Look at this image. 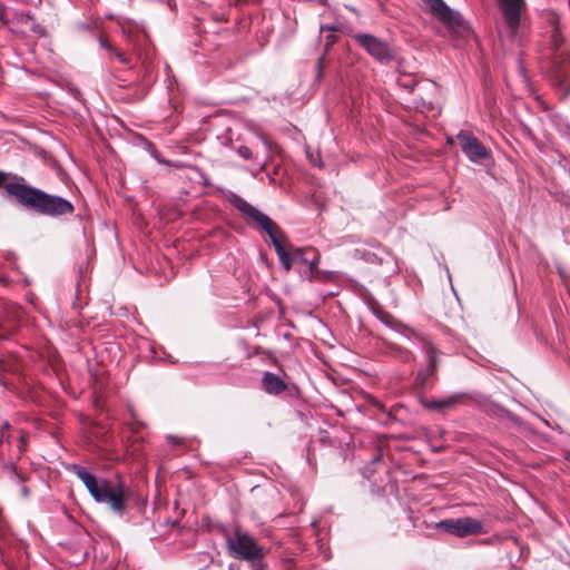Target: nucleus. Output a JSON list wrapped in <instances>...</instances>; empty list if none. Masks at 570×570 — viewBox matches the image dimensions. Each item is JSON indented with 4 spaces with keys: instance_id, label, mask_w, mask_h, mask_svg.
<instances>
[{
    "instance_id": "obj_3",
    "label": "nucleus",
    "mask_w": 570,
    "mask_h": 570,
    "mask_svg": "<svg viewBox=\"0 0 570 570\" xmlns=\"http://www.w3.org/2000/svg\"><path fill=\"white\" fill-rule=\"evenodd\" d=\"M273 237L278 246V249L274 247L278 259L286 272L292 268L294 263H303L307 265V271L304 272V276L313 282L317 276V267L320 263L318 253L312 247H295L288 250L282 242L283 232L278 227V230H273Z\"/></svg>"
},
{
    "instance_id": "obj_26",
    "label": "nucleus",
    "mask_w": 570,
    "mask_h": 570,
    "mask_svg": "<svg viewBox=\"0 0 570 570\" xmlns=\"http://www.w3.org/2000/svg\"><path fill=\"white\" fill-rule=\"evenodd\" d=\"M252 570H267L266 563L263 561V559H257L255 561H249Z\"/></svg>"
},
{
    "instance_id": "obj_11",
    "label": "nucleus",
    "mask_w": 570,
    "mask_h": 570,
    "mask_svg": "<svg viewBox=\"0 0 570 570\" xmlns=\"http://www.w3.org/2000/svg\"><path fill=\"white\" fill-rule=\"evenodd\" d=\"M508 36L514 38L519 33L521 17L525 10V0H498Z\"/></svg>"
},
{
    "instance_id": "obj_9",
    "label": "nucleus",
    "mask_w": 570,
    "mask_h": 570,
    "mask_svg": "<svg viewBox=\"0 0 570 570\" xmlns=\"http://www.w3.org/2000/svg\"><path fill=\"white\" fill-rule=\"evenodd\" d=\"M435 529L446 533L464 538L481 534L484 532L483 521L470 517L458 519H445L435 523Z\"/></svg>"
},
{
    "instance_id": "obj_30",
    "label": "nucleus",
    "mask_w": 570,
    "mask_h": 570,
    "mask_svg": "<svg viewBox=\"0 0 570 570\" xmlns=\"http://www.w3.org/2000/svg\"><path fill=\"white\" fill-rule=\"evenodd\" d=\"M324 30H328V31H336V30H337V27H336V26L325 24V26H322V27H321V31H324Z\"/></svg>"
},
{
    "instance_id": "obj_7",
    "label": "nucleus",
    "mask_w": 570,
    "mask_h": 570,
    "mask_svg": "<svg viewBox=\"0 0 570 570\" xmlns=\"http://www.w3.org/2000/svg\"><path fill=\"white\" fill-rule=\"evenodd\" d=\"M226 199L242 214L249 217L268 235L274 247L278 246L273 237V230H278V225L265 213L246 202L243 197L232 190L224 193Z\"/></svg>"
},
{
    "instance_id": "obj_19",
    "label": "nucleus",
    "mask_w": 570,
    "mask_h": 570,
    "mask_svg": "<svg viewBox=\"0 0 570 570\" xmlns=\"http://www.w3.org/2000/svg\"><path fill=\"white\" fill-rule=\"evenodd\" d=\"M99 43H100V47L101 48H105L106 50H108L109 52H112L115 53V56L117 57V59L119 60V62L121 63H127L128 60L127 58L125 57V55L120 51H118L112 45H110L106 39L104 38H100L99 39Z\"/></svg>"
},
{
    "instance_id": "obj_34",
    "label": "nucleus",
    "mask_w": 570,
    "mask_h": 570,
    "mask_svg": "<svg viewBox=\"0 0 570 570\" xmlns=\"http://www.w3.org/2000/svg\"><path fill=\"white\" fill-rule=\"evenodd\" d=\"M266 164H267V160H264L263 163L259 164V169L261 170H264L265 167H266Z\"/></svg>"
},
{
    "instance_id": "obj_28",
    "label": "nucleus",
    "mask_w": 570,
    "mask_h": 570,
    "mask_svg": "<svg viewBox=\"0 0 570 570\" xmlns=\"http://www.w3.org/2000/svg\"><path fill=\"white\" fill-rule=\"evenodd\" d=\"M32 31L38 33L39 36H46V29H45V27H42L40 24H35L32 27Z\"/></svg>"
},
{
    "instance_id": "obj_15",
    "label": "nucleus",
    "mask_w": 570,
    "mask_h": 570,
    "mask_svg": "<svg viewBox=\"0 0 570 570\" xmlns=\"http://www.w3.org/2000/svg\"><path fill=\"white\" fill-rule=\"evenodd\" d=\"M263 390L268 394L278 395L287 389V384L277 374L265 372L262 379Z\"/></svg>"
},
{
    "instance_id": "obj_29",
    "label": "nucleus",
    "mask_w": 570,
    "mask_h": 570,
    "mask_svg": "<svg viewBox=\"0 0 570 570\" xmlns=\"http://www.w3.org/2000/svg\"><path fill=\"white\" fill-rule=\"evenodd\" d=\"M335 42V37L332 36V35H328L327 36V41H326V45H325V51L328 50V48Z\"/></svg>"
},
{
    "instance_id": "obj_10",
    "label": "nucleus",
    "mask_w": 570,
    "mask_h": 570,
    "mask_svg": "<svg viewBox=\"0 0 570 570\" xmlns=\"http://www.w3.org/2000/svg\"><path fill=\"white\" fill-rule=\"evenodd\" d=\"M356 43L380 63L386 65L393 59L390 46L382 39L370 33H355Z\"/></svg>"
},
{
    "instance_id": "obj_35",
    "label": "nucleus",
    "mask_w": 570,
    "mask_h": 570,
    "mask_svg": "<svg viewBox=\"0 0 570 570\" xmlns=\"http://www.w3.org/2000/svg\"><path fill=\"white\" fill-rule=\"evenodd\" d=\"M376 461H380V458H379V456H377V458H375V459H373V462H376Z\"/></svg>"
},
{
    "instance_id": "obj_17",
    "label": "nucleus",
    "mask_w": 570,
    "mask_h": 570,
    "mask_svg": "<svg viewBox=\"0 0 570 570\" xmlns=\"http://www.w3.org/2000/svg\"><path fill=\"white\" fill-rule=\"evenodd\" d=\"M10 471H11V478H12V481L16 482L17 484L20 485V492H21V495L23 498H28L29 495V489L28 487L24 484V478L21 473H19L16 468L12 465L10 468Z\"/></svg>"
},
{
    "instance_id": "obj_22",
    "label": "nucleus",
    "mask_w": 570,
    "mask_h": 570,
    "mask_svg": "<svg viewBox=\"0 0 570 570\" xmlns=\"http://www.w3.org/2000/svg\"><path fill=\"white\" fill-rule=\"evenodd\" d=\"M402 335L406 337L409 341L417 342L421 345V340L415 336V334H419L413 328H410L407 326H402Z\"/></svg>"
},
{
    "instance_id": "obj_6",
    "label": "nucleus",
    "mask_w": 570,
    "mask_h": 570,
    "mask_svg": "<svg viewBox=\"0 0 570 570\" xmlns=\"http://www.w3.org/2000/svg\"><path fill=\"white\" fill-rule=\"evenodd\" d=\"M226 199L242 214L249 217L268 235L274 247L278 246L273 237V230H278V225L265 213L246 202L243 197L232 190L224 193Z\"/></svg>"
},
{
    "instance_id": "obj_23",
    "label": "nucleus",
    "mask_w": 570,
    "mask_h": 570,
    "mask_svg": "<svg viewBox=\"0 0 570 570\" xmlns=\"http://www.w3.org/2000/svg\"><path fill=\"white\" fill-rule=\"evenodd\" d=\"M236 153L246 160L254 159L253 153L247 146L242 145L237 147Z\"/></svg>"
},
{
    "instance_id": "obj_33",
    "label": "nucleus",
    "mask_w": 570,
    "mask_h": 570,
    "mask_svg": "<svg viewBox=\"0 0 570 570\" xmlns=\"http://www.w3.org/2000/svg\"><path fill=\"white\" fill-rule=\"evenodd\" d=\"M308 158L314 166L321 167V164L317 161V158H315L313 155H308Z\"/></svg>"
},
{
    "instance_id": "obj_24",
    "label": "nucleus",
    "mask_w": 570,
    "mask_h": 570,
    "mask_svg": "<svg viewBox=\"0 0 570 570\" xmlns=\"http://www.w3.org/2000/svg\"><path fill=\"white\" fill-rule=\"evenodd\" d=\"M68 91L73 99L85 104V99L82 98V94L79 88L70 87Z\"/></svg>"
},
{
    "instance_id": "obj_18",
    "label": "nucleus",
    "mask_w": 570,
    "mask_h": 570,
    "mask_svg": "<svg viewBox=\"0 0 570 570\" xmlns=\"http://www.w3.org/2000/svg\"><path fill=\"white\" fill-rule=\"evenodd\" d=\"M397 86L406 90L407 92H412L417 85V81L412 76H401L397 78Z\"/></svg>"
},
{
    "instance_id": "obj_36",
    "label": "nucleus",
    "mask_w": 570,
    "mask_h": 570,
    "mask_svg": "<svg viewBox=\"0 0 570 570\" xmlns=\"http://www.w3.org/2000/svg\"><path fill=\"white\" fill-rule=\"evenodd\" d=\"M229 570H234V567H233V564H230V566H229Z\"/></svg>"
},
{
    "instance_id": "obj_2",
    "label": "nucleus",
    "mask_w": 570,
    "mask_h": 570,
    "mask_svg": "<svg viewBox=\"0 0 570 570\" xmlns=\"http://www.w3.org/2000/svg\"><path fill=\"white\" fill-rule=\"evenodd\" d=\"M67 470L83 483L97 503L106 504L119 518L125 515L128 508V494L125 484L120 480L112 482L107 478H97L85 466L76 463L68 465Z\"/></svg>"
},
{
    "instance_id": "obj_4",
    "label": "nucleus",
    "mask_w": 570,
    "mask_h": 570,
    "mask_svg": "<svg viewBox=\"0 0 570 570\" xmlns=\"http://www.w3.org/2000/svg\"><path fill=\"white\" fill-rule=\"evenodd\" d=\"M225 540L228 553L234 558L246 561L264 559L265 549L239 527H236L233 533L226 532Z\"/></svg>"
},
{
    "instance_id": "obj_25",
    "label": "nucleus",
    "mask_w": 570,
    "mask_h": 570,
    "mask_svg": "<svg viewBox=\"0 0 570 570\" xmlns=\"http://www.w3.org/2000/svg\"><path fill=\"white\" fill-rule=\"evenodd\" d=\"M324 60H325L324 55L321 56L317 60V63H316V78L317 79H321L323 77Z\"/></svg>"
},
{
    "instance_id": "obj_32",
    "label": "nucleus",
    "mask_w": 570,
    "mask_h": 570,
    "mask_svg": "<svg viewBox=\"0 0 570 570\" xmlns=\"http://www.w3.org/2000/svg\"><path fill=\"white\" fill-rule=\"evenodd\" d=\"M167 440L170 442V443H174V444H178L179 443V439L177 436H174V435H168L167 436Z\"/></svg>"
},
{
    "instance_id": "obj_21",
    "label": "nucleus",
    "mask_w": 570,
    "mask_h": 570,
    "mask_svg": "<svg viewBox=\"0 0 570 570\" xmlns=\"http://www.w3.org/2000/svg\"><path fill=\"white\" fill-rule=\"evenodd\" d=\"M145 145L147 151L155 160H157L159 164H166V161L161 159L159 151L157 150L156 146L153 142H150L149 140H145Z\"/></svg>"
},
{
    "instance_id": "obj_8",
    "label": "nucleus",
    "mask_w": 570,
    "mask_h": 570,
    "mask_svg": "<svg viewBox=\"0 0 570 570\" xmlns=\"http://www.w3.org/2000/svg\"><path fill=\"white\" fill-rule=\"evenodd\" d=\"M415 336L421 340V350L423 351L426 361V366L419 370L415 382L420 389L425 390L436 377V372L440 365V352L423 334H415Z\"/></svg>"
},
{
    "instance_id": "obj_14",
    "label": "nucleus",
    "mask_w": 570,
    "mask_h": 570,
    "mask_svg": "<svg viewBox=\"0 0 570 570\" xmlns=\"http://www.w3.org/2000/svg\"><path fill=\"white\" fill-rule=\"evenodd\" d=\"M430 7L433 16L438 17L449 28L461 27L463 24L462 16L451 9L443 0H424Z\"/></svg>"
},
{
    "instance_id": "obj_31",
    "label": "nucleus",
    "mask_w": 570,
    "mask_h": 570,
    "mask_svg": "<svg viewBox=\"0 0 570 570\" xmlns=\"http://www.w3.org/2000/svg\"><path fill=\"white\" fill-rule=\"evenodd\" d=\"M261 140L268 151L271 149V142L268 141V139L265 136H261Z\"/></svg>"
},
{
    "instance_id": "obj_16",
    "label": "nucleus",
    "mask_w": 570,
    "mask_h": 570,
    "mask_svg": "<svg viewBox=\"0 0 570 570\" xmlns=\"http://www.w3.org/2000/svg\"><path fill=\"white\" fill-rule=\"evenodd\" d=\"M498 415L500 419H502V420L505 419V420L510 421L513 425H515L522 430H530V428L527 423H524L518 415L513 414L512 412H510L507 409L500 407Z\"/></svg>"
},
{
    "instance_id": "obj_13",
    "label": "nucleus",
    "mask_w": 570,
    "mask_h": 570,
    "mask_svg": "<svg viewBox=\"0 0 570 570\" xmlns=\"http://www.w3.org/2000/svg\"><path fill=\"white\" fill-rule=\"evenodd\" d=\"M462 151L472 163H481L491 157L490 150L474 136L461 130L456 135Z\"/></svg>"
},
{
    "instance_id": "obj_27",
    "label": "nucleus",
    "mask_w": 570,
    "mask_h": 570,
    "mask_svg": "<svg viewBox=\"0 0 570 570\" xmlns=\"http://www.w3.org/2000/svg\"><path fill=\"white\" fill-rule=\"evenodd\" d=\"M9 428V423L7 421H3L0 425V445L2 444L4 440V430Z\"/></svg>"
},
{
    "instance_id": "obj_1",
    "label": "nucleus",
    "mask_w": 570,
    "mask_h": 570,
    "mask_svg": "<svg viewBox=\"0 0 570 570\" xmlns=\"http://www.w3.org/2000/svg\"><path fill=\"white\" fill-rule=\"evenodd\" d=\"M0 186L21 208L39 216L56 218L75 210L68 199L29 185L23 176L13 173L0 170Z\"/></svg>"
},
{
    "instance_id": "obj_12",
    "label": "nucleus",
    "mask_w": 570,
    "mask_h": 570,
    "mask_svg": "<svg viewBox=\"0 0 570 570\" xmlns=\"http://www.w3.org/2000/svg\"><path fill=\"white\" fill-rule=\"evenodd\" d=\"M474 400V395L470 392H456L441 399H423L421 400V404L430 411L441 413L446 410H454Z\"/></svg>"
},
{
    "instance_id": "obj_20",
    "label": "nucleus",
    "mask_w": 570,
    "mask_h": 570,
    "mask_svg": "<svg viewBox=\"0 0 570 570\" xmlns=\"http://www.w3.org/2000/svg\"><path fill=\"white\" fill-rule=\"evenodd\" d=\"M99 43H100V47L101 48H105L106 50H108L109 52H112L115 53V56L117 57V59L119 60V62L121 63H127L128 60L127 58L125 57V55L120 51H118L112 45H110L106 39L104 38H100L99 39Z\"/></svg>"
},
{
    "instance_id": "obj_5",
    "label": "nucleus",
    "mask_w": 570,
    "mask_h": 570,
    "mask_svg": "<svg viewBox=\"0 0 570 570\" xmlns=\"http://www.w3.org/2000/svg\"><path fill=\"white\" fill-rule=\"evenodd\" d=\"M549 58L556 78L561 85L566 83L570 78V51L557 27L549 38Z\"/></svg>"
}]
</instances>
